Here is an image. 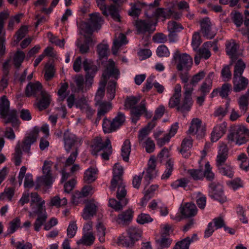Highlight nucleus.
<instances>
[{"label":"nucleus","mask_w":249,"mask_h":249,"mask_svg":"<svg viewBox=\"0 0 249 249\" xmlns=\"http://www.w3.org/2000/svg\"><path fill=\"white\" fill-rule=\"evenodd\" d=\"M31 202L30 206L32 211H34V208H39L41 206L42 208L45 207V201L42 200L37 193H32L31 194Z\"/></svg>","instance_id":"2f4dec72"},{"label":"nucleus","mask_w":249,"mask_h":249,"mask_svg":"<svg viewBox=\"0 0 249 249\" xmlns=\"http://www.w3.org/2000/svg\"><path fill=\"white\" fill-rule=\"evenodd\" d=\"M59 0H53L48 8H46L48 3L47 0H37L35 2V5L36 7L38 8L41 11L48 14L52 12L53 9L58 4Z\"/></svg>","instance_id":"cd10ccee"},{"label":"nucleus","mask_w":249,"mask_h":249,"mask_svg":"<svg viewBox=\"0 0 249 249\" xmlns=\"http://www.w3.org/2000/svg\"><path fill=\"white\" fill-rule=\"evenodd\" d=\"M120 71L115 65V63L112 59H109L107 62L106 69L104 71L102 76L109 78L112 77L118 79L120 76Z\"/></svg>","instance_id":"2eb2a0df"},{"label":"nucleus","mask_w":249,"mask_h":249,"mask_svg":"<svg viewBox=\"0 0 249 249\" xmlns=\"http://www.w3.org/2000/svg\"><path fill=\"white\" fill-rule=\"evenodd\" d=\"M229 106V103H227L225 104V107H222L221 106L218 107L215 109L213 114V116L215 117L218 118V119H222L227 114L228 111Z\"/></svg>","instance_id":"de8ad7c7"},{"label":"nucleus","mask_w":249,"mask_h":249,"mask_svg":"<svg viewBox=\"0 0 249 249\" xmlns=\"http://www.w3.org/2000/svg\"><path fill=\"white\" fill-rule=\"evenodd\" d=\"M116 243L118 246L124 247H132L135 244L134 241L130 238H128V235H125L122 234L117 237Z\"/></svg>","instance_id":"4c0bfd02"},{"label":"nucleus","mask_w":249,"mask_h":249,"mask_svg":"<svg viewBox=\"0 0 249 249\" xmlns=\"http://www.w3.org/2000/svg\"><path fill=\"white\" fill-rule=\"evenodd\" d=\"M180 213L185 217H191L197 214V209L194 203H186L180 208Z\"/></svg>","instance_id":"a878e982"},{"label":"nucleus","mask_w":249,"mask_h":249,"mask_svg":"<svg viewBox=\"0 0 249 249\" xmlns=\"http://www.w3.org/2000/svg\"><path fill=\"white\" fill-rule=\"evenodd\" d=\"M74 82L75 83L77 89L78 91L84 92L85 87H84V77L82 75H78L75 77Z\"/></svg>","instance_id":"774afa93"},{"label":"nucleus","mask_w":249,"mask_h":249,"mask_svg":"<svg viewBox=\"0 0 249 249\" xmlns=\"http://www.w3.org/2000/svg\"><path fill=\"white\" fill-rule=\"evenodd\" d=\"M239 45L234 40H231L226 42V52L231 58L235 57L237 54Z\"/></svg>","instance_id":"c756f323"},{"label":"nucleus","mask_w":249,"mask_h":249,"mask_svg":"<svg viewBox=\"0 0 249 249\" xmlns=\"http://www.w3.org/2000/svg\"><path fill=\"white\" fill-rule=\"evenodd\" d=\"M135 26L138 34L149 35L152 34L155 30V25L146 20L137 19L135 21Z\"/></svg>","instance_id":"ddd939ff"},{"label":"nucleus","mask_w":249,"mask_h":249,"mask_svg":"<svg viewBox=\"0 0 249 249\" xmlns=\"http://www.w3.org/2000/svg\"><path fill=\"white\" fill-rule=\"evenodd\" d=\"M173 94L170 97L168 106L170 108H173L174 107H178L179 106L181 96V87L179 84H176L173 89Z\"/></svg>","instance_id":"6ab92c4d"},{"label":"nucleus","mask_w":249,"mask_h":249,"mask_svg":"<svg viewBox=\"0 0 249 249\" xmlns=\"http://www.w3.org/2000/svg\"><path fill=\"white\" fill-rule=\"evenodd\" d=\"M105 0H96L97 5L102 11V14L107 17L110 15L114 20L120 21V15L116 6L114 5H111L107 7L105 3Z\"/></svg>","instance_id":"9b49d317"},{"label":"nucleus","mask_w":249,"mask_h":249,"mask_svg":"<svg viewBox=\"0 0 249 249\" xmlns=\"http://www.w3.org/2000/svg\"><path fill=\"white\" fill-rule=\"evenodd\" d=\"M43 90L42 86L39 82H30L26 86L25 94L27 97H37Z\"/></svg>","instance_id":"412c9836"},{"label":"nucleus","mask_w":249,"mask_h":249,"mask_svg":"<svg viewBox=\"0 0 249 249\" xmlns=\"http://www.w3.org/2000/svg\"><path fill=\"white\" fill-rule=\"evenodd\" d=\"M39 95L40 97L36 103V106L40 110H42L49 106L52 98L51 95L45 90L41 91Z\"/></svg>","instance_id":"393cba45"},{"label":"nucleus","mask_w":249,"mask_h":249,"mask_svg":"<svg viewBox=\"0 0 249 249\" xmlns=\"http://www.w3.org/2000/svg\"><path fill=\"white\" fill-rule=\"evenodd\" d=\"M173 61L175 62L178 71L183 70H189L193 64L192 58L189 54L186 53H181L178 50L173 54Z\"/></svg>","instance_id":"0eeeda50"},{"label":"nucleus","mask_w":249,"mask_h":249,"mask_svg":"<svg viewBox=\"0 0 249 249\" xmlns=\"http://www.w3.org/2000/svg\"><path fill=\"white\" fill-rule=\"evenodd\" d=\"M109 46L107 44H100L97 46V52L100 58L107 56Z\"/></svg>","instance_id":"69168bd1"},{"label":"nucleus","mask_w":249,"mask_h":249,"mask_svg":"<svg viewBox=\"0 0 249 249\" xmlns=\"http://www.w3.org/2000/svg\"><path fill=\"white\" fill-rule=\"evenodd\" d=\"M228 157V148L225 144H222L219 147L216 159V165L217 168L225 165Z\"/></svg>","instance_id":"5701e85b"},{"label":"nucleus","mask_w":249,"mask_h":249,"mask_svg":"<svg viewBox=\"0 0 249 249\" xmlns=\"http://www.w3.org/2000/svg\"><path fill=\"white\" fill-rule=\"evenodd\" d=\"M187 173L194 180H202L204 179L203 171L201 169H189Z\"/></svg>","instance_id":"a18cd8bd"},{"label":"nucleus","mask_w":249,"mask_h":249,"mask_svg":"<svg viewBox=\"0 0 249 249\" xmlns=\"http://www.w3.org/2000/svg\"><path fill=\"white\" fill-rule=\"evenodd\" d=\"M38 133V129L34 128L32 133L24 138L22 143L19 142L17 143L14 154V159L16 166L19 165L21 162V148L24 152L28 154V156L31 154L30 152L31 146L36 141Z\"/></svg>","instance_id":"f257e3e1"},{"label":"nucleus","mask_w":249,"mask_h":249,"mask_svg":"<svg viewBox=\"0 0 249 249\" xmlns=\"http://www.w3.org/2000/svg\"><path fill=\"white\" fill-rule=\"evenodd\" d=\"M208 193L210 197L220 203H224L227 200V197L224 194L223 187L218 183H210L209 185Z\"/></svg>","instance_id":"1a4fd4ad"},{"label":"nucleus","mask_w":249,"mask_h":249,"mask_svg":"<svg viewBox=\"0 0 249 249\" xmlns=\"http://www.w3.org/2000/svg\"><path fill=\"white\" fill-rule=\"evenodd\" d=\"M126 36L123 34H120L118 38L114 39L112 47V52L113 54H116L119 48L123 45L127 43Z\"/></svg>","instance_id":"72a5a7b5"},{"label":"nucleus","mask_w":249,"mask_h":249,"mask_svg":"<svg viewBox=\"0 0 249 249\" xmlns=\"http://www.w3.org/2000/svg\"><path fill=\"white\" fill-rule=\"evenodd\" d=\"M20 226V219L18 217L13 219L9 222V227L7 231L8 233H13Z\"/></svg>","instance_id":"4d7b16f0"},{"label":"nucleus","mask_w":249,"mask_h":249,"mask_svg":"<svg viewBox=\"0 0 249 249\" xmlns=\"http://www.w3.org/2000/svg\"><path fill=\"white\" fill-rule=\"evenodd\" d=\"M131 152V143L128 139L125 140L121 148V156L123 160L128 162Z\"/></svg>","instance_id":"c9c22d12"},{"label":"nucleus","mask_w":249,"mask_h":249,"mask_svg":"<svg viewBox=\"0 0 249 249\" xmlns=\"http://www.w3.org/2000/svg\"><path fill=\"white\" fill-rule=\"evenodd\" d=\"M231 18L233 22L237 27H240L244 22L242 14L237 11H233L231 13Z\"/></svg>","instance_id":"3c124183"},{"label":"nucleus","mask_w":249,"mask_h":249,"mask_svg":"<svg viewBox=\"0 0 249 249\" xmlns=\"http://www.w3.org/2000/svg\"><path fill=\"white\" fill-rule=\"evenodd\" d=\"M140 98L135 96H130L126 98L125 102V106L131 109L136 107V105L140 101Z\"/></svg>","instance_id":"e2e57ef3"},{"label":"nucleus","mask_w":249,"mask_h":249,"mask_svg":"<svg viewBox=\"0 0 249 249\" xmlns=\"http://www.w3.org/2000/svg\"><path fill=\"white\" fill-rule=\"evenodd\" d=\"M133 214V211L131 209L129 208L119 214L116 219V221L119 224L127 225L132 220Z\"/></svg>","instance_id":"4be33fe9"},{"label":"nucleus","mask_w":249,"mask_h":249,"mask_svg":"<svg viewBox=\"0 0 249 249\" xmlns=\"http://www.w3.org/2000/svg\"><path fill=\"white\" fill-rule=\"evenodd\" d=\"M227 139L239 146L246 144L249 142V129L243 125L236 126L228 135Z\"/></svg>","instance_id":"20e7f679"},{"label":"nucleus","mask_w":249,"mask_h":249,"mask_svg":"<svg viewBox=\"0 0 249 249\" xmlns=\"http://www.w3.org/2000/svg\"><path fill=\"white\" fill-rule=\"evenodd\" d=\"M206 196L200 192L197 194L196 202L198 207L200 209H204L206 205Z\"/></svg>","instance_id":"0e129e2a"},{"label":"nucleus","mask_w":249,"mask_h":249,"mask_svg":"<svg viewBox=\"0 0 249 249\" xmlns=\"http://www.w3.org/2000/svg\"><path fill=\"white\" fill-rule=\"evenodd\" d=\"M127 234L128 235V238H130L135 244L141 238L142 231L139 228L131 227L127 230Z\"/></svg>","instance_id":"e433bc0d"},{"label":"nucleus","mask_w":249,"mask_h":249,"mask_svg":"<svg viewBox=\"0 0 249 249\" xmlns=\"http://www.w3.org/2000/svg\"><path fill=\"white\" fill-rule=\"evenodd\" d=\"M142 174L143 176V183L146 186L150 183V181L156 176V170L147 168Z\"/></svg>","instance_id":"c03bdc74"},{"label":"nucleus","mask_w":249,"mask_h":249,"mask_svg":"<svg viewBox=\"0 0 249 249\" xmlns=\"http://www.w3.org/2000/svg\"><path fill=\"white\" fill-rule=\"evenodd\" d=\"M149 131L146 128H143L140 130L138 136L139 144L142 147L145 148V151L148 153L153 152L155 148L154 142L148 137Z\"/></svg>","instance_id":"9d476101"},{"label":"nucleus","mask_w":249,"mask_h":249,"mask_svg":"<svg viewBox=\"0 0 249 249\" xmlns=\"http://www.w3.org/2000/svg\"><path fill=\"white\" fill-rule=\"evenodd\" d=\"M15 193V190L13 188H5L4 192L0 194V201L7 200L11 201Z\"/></svg>","instance_id":"5fc2aeb1"},{"label":"nucleus","mask_w":249,"mask_h":249,"mask_svg":"<svg viewBox=\"0 0 249 249\" xmlns=\"http://www.w3.org/2000/svg\"><path fill=\"white\" fill-rule=\"evenodd\" d=\"M125 121V116L121 112H118L112 121L105 118L102 124L103 131L105 133H109L115 131L122 126Z\"/></svg>","instance_id":"423d86ee"},{"label":"nucleus","mask_w":249,"mask_h":249,"mask_svg":"<svg viewBox=\"0 0 249 249\" xmlns=\"http://www.w3.org/2000/svg\"><path fill=\"white\" fill-rule=\"evenodd\" d=\"M187 133L190 135H196L197 139L202 138L205 133V128L202 125V121L198 118L192 120Z\"/></svg>","instance_id":"f8f14e48"},{"label":"nucleus","mask_w":249,"mask_h":249,"mask_svg":"<svg viewBox=\"0 0 249 249\" xmlns=\"http://www.w3.org/2000/svg\"><path fill=\"white\" fill-rule=\"evenodd\" d=\"M25 57L24 53L22 51H18L13 57V62L16 68H18L21 65Z\"/></svg>","instance_id":"8fccbe9b"},{"label":"nucleus","mask_w":249,"mask_h":249,"mask_svg":"<svg viewBox=\"0 0 249 249\" xmlns=\"http://www.w3.org/2000/svg\"><path fill=\"white\" fill-rule=\"evenodd\" d=\"M51 204L52 206L60 207L67 204V199L66 197L61 199L59 196H56L51 199Z\"/></svg>","instance_id":"680f3d73"},{"label":"nucleus","mask_w":249,"mask_h":249,"mask_svg":"<svg viewBox=\"0 0 249 249\" xmlns=\"http://www.w3.org/2000/svg\"><path fill=\"white\" fill-rule=\"evenodd\" d=\"M83 68L86 73H89L90 75L95 76L98 69L96 65L93 64L92 61L87 59L84 60L83 63Z\"/></svg>","instance_id":"79ce46f5"},{"label":"nucleus","mask_w":249,"mask_h":249,"mask_svg":"<svg viewBox=\"0 0 249 249\" xmlns=\"http://www.w3.org/2000/svg\"><path fill=\"white\" fill-rule=\"evenodd\" d=\"M34 211L29 212V216L33 217L36 215L37 217L34 223V230L39 231L42 225H44L47 219V213L46 208L39 206V208H34Z\"/></svg>","instance_id":"6e6552de"},{"label":"nucleus","mask_w":249,"mask_h":249,"mask_svg":"<svg viewBox=\"0 0 249 249\" xmlns=\"http://www.w3.org/2000/svg\"><path fill=\"white\" fill-rule=\"evenodd\" d=\"M219 94L222 98H227L231 90V85L229 83H224L219 89Z\"/></svg>","instance_id":"864d4df0"},{"label":"nucleus","mask_w":249,"mask_h":249,"mask_svg":"<svg viewBox=\"0 0 249 249\" xmlns=\"http://www.w3.org/2000/svg\"><path fill=\"white\" fill-rule=\"evenodd\" d=\"M52 166V162L51 161L46 160L44 162L42 166L43 175L37 178L36 189L38 188L41 186H44L48 188L52 186L54 181L51 171Z\"/></svg>","instance_id":"39448f33"},{"label":"nucleus","mask_w":249,"mask_h":249,"mask_svg":"<svg viewBox=\"0 0 249 249\" xmlns=\"http://www.w3.org/2000/svg\"><path fill=\"white\" fill-rule=\"evenodd\" d=\"M218 169L221 174L230 178H232L234 176L233 168L230 165L226 164L224 167H220Z\"/></svg>","instance_id":"bf43d9fd"},{"label":"nucleus","mask_w":249,"mask_h":249,"mask_svg":"<svg viewBox=\"0 0 249 249\" xmlns=\"http://www.w3.org/2000/svg\"><path fill=\"white\" fill-rule=\"evenodd\" d=\"M97 206L94 201H89L83 210L82 217L85 220H88L94 215L97 212Z\"/></svg>","instance_id":"c85d7f7f"},{"label":"nucleus","mask_w":249,"mask_h":249,"mask_svg":"<svg viewBox=\"0 0 249 249\" xmlns=\"http://www.w3.org/2000/svg\"><path fill=\"white\" fill-rule=\"evenodd\" d=\"M203 175L204 178H205L209 181L212 182L215 178V175L212 172V168L209 162H207L205 165V170L203 172Z\"/></svg>","instance_id":"603ef678"},{"label":"nucleus","mask_w":249,"mask_h":249,"mask_svg":"<svg viewBox=\"0 0 249 249\" xmlns=\"http://www.w3.org/2000/svg\"><path fill=\"white\" fill-rule=\"evenodd\" d=\"M90 19L87 27L89 29V32L99 30L103 23V19L99 13L90 14Z\"/></svg>","instance_id":"aec40b11"},{"label":"nucleus","mask_w":249,"mask_h":249,"mask_svg":"<svg viewBox=\"0 0 249 249\" xmlns=\"http://www.w3.org/2000/svg\"><path fill=\"white\" fill-rule=\"evenodd\" d=\"M45 71L44 78L46 80L49 81L54 75L55 69L54 66L52 64H46L45 66Z\"/></svg>","instance_id":"13d9d810"},{"label":"nucleus","mask_w":249,"mask_h":249,"mask_svg":"<svg viewBox=\"0 0 249 249\" xmlns=\"http://www.w3.org/2000/svg\"><path fill=\"white\" fill-rule=\"evenodd\" d=\"M189 183V180L185 178L178 179L171 184L173 189H178L179 187L185 188Z\"/></svg>","instance_id":"6e6d98bb"},{"label":"nucleus","mask_w":249,"mask_h":249,"mask_svg":"<svg viewBox=\"0 0 249 249\" xmlns=\"http://www.w3.org/2000/svg\"><path fill=\"white\" fill-rule=\"evenodd\" d=\"M200 31L203 36L207 39L213 38L215 33L212 31V23L208 17H205L200 21Z\"/></svg>","instance_id":"dca6fc26"},{"label":"nucleus","mask_w":249,"mask_h":249,"mask_svg":"<svg viewBox=\"0 0 249 249\" xmlns=\"http://www.w3.org/2000/svg\"><path fill=\"white\" fill-rule=\"evenodd\" d=\"M77 230V227L76 221H71L67 230V236L70 238L73 237L76 234Z\"/></svg>","instance_id":"338daca9"},{"label":"nucleus","mask_w":249,"mask_h":249,"mask_svg":"<svg viewBox=\"0 0 249 249\" xmlns=\"http://www.w3.org/2000/svg\"><path fill=\"white\" fill-rule=\"evenodd\" d=\"M226 123L223 122L215 125L211 133V141L213 142L217 141L226 131Z\"/></svg>","instance_id":"bb28decb"},{"label":"nucleus","mask_w":249,"mask_h":249,"mask_svg":"<svg viewBox=\"0 0 249 249\" xmlns=\"http://www.w3.org/2000/svg\"><path fill=\"white\" fill-rule=\"evenodd\" d=\"M233 90L236 92L245 90L249 84V80L246 77L240 76L233 77Z\"/></svg>","instance_id":"b1692460"},{"label":"nucleus","mask_w":249,"mask_h":249,"mask_svg":"<svg viewBox=\"0 0 249 249\" xmlns=\"http://www.w3.org/2000/svg\"><path fill=\"white\" fill-rule=\"evenodd\" d=\"M97 169L90 167L85 171L84 174V181L87 183H90L94 181L97 177Z\"/></svg>","instance_id":"58836bf2"},{"label":"nucleus","mask_w":249,"mask_h":249,"mask_svg":"<svg viewBox=\"0 0 249 249\" xmlns=\"http://www.w3.org/2000/svg\"><path fill=\"white\" fill-rule=\"evenodd\" d=\"M193 104L192 98L183 96V98L181 103H180L178 107V110L181 112L189 111Z\"/></svg>","instance_id":"ea45409f"},{"label":"nucleus","mask_w":249,"mask_h":249,"mask_svg":"<svg viewBox=\"0 0 249 249\" xmlns=\"http://www.w3.org/2000/svg\"><path fill=\"white\" fill-rule=\"evenodd\" d=\"M64 147L67 153L70 152L72 147L81 144L82 139L67 131L64 134Z\"/></svg>","instance_id":"4468645a"},{"label":"nucleus","mask_w":249,"mask_h":249,"mask_svg":"<svg viewBox=\"0 0 249 249\" xmlns=\"http://www.w3.org/2000/svg\"><path fill=\"white\" fill-rule=\"evenodd\" d=\"M123 172V167L118 163H115L113 168V178L111 180V185L109 187L111 191H115L117 187V182L123 181L122 176Z\"/></svg>","instance_id":"f3484780"},{"label":"nucleus","mask_w":249,"mask_h":249,"mask_svg":"<svg viewBox=\"0 0 249 249\" xmlns=\"http://www.w3.org/2000/svg\"><path fill=\"white\" fill-rule=\"evenodd\" d=\"M238 103L241 112L243 114H245L248 110L249 104V88L244 94L241 95L239 98Z\"/></svg>","instance_id":"473e14b6"},{"label":"nucleus","mask_w":249,"mask_h":249,"mask_svg":"<svg viewBox=\"0 0 249 249\" xmlns=\"http://www.w3.org/2000/svg\"><path fill=\"white\" fill-rule=\"evenodd\" d=\"M192 145L193 140L190 137L185 138L183 140L180 152L185 158H188L190 156V154L189 151L192 147Z\"/></svg>","instance_id":"7c9ffc66"},{"label":"nucleus","mask_w":249,"mask_h":249,"mask_svg":"<svg viewBox=\"0 0 249 249\" xmlns=\"http://www.w3.org/2000/svg\"><path fill=\"white\" fill-rule=\"evenodd\" d=\"M96 104H98L99 106L97 112L99 118L104 116L112 107L111 105L109 103L100 102L96 103Z\"/></svg>","instance_id":"37998d69"},{"label":"nucleus","mask_w":249,"mask_h":249,"mask_svg":"<svg viewBox=\"0 0 249 249\" xmlns=\"http://www.w3.org/2000/svg\"><path fill=\"white\" fill-rule=\"evenodd\" d=\"M182 29V26L176 21H171L168 23V30L170 33L180 32Z\"/></svg>","instance_id":"052dcab7"},{"label":"nucleus","mask_w":249,"mask_h":249,"mask_svg":"<svg viewBox=\"0 0 249 249\" xmlns=\"http://www.w3.org/2000/svg\"><path fill=\"white\" fill-rule=\"evenodd\" d=\"M174 161L172 159H169L166 163V169L161 176V179H167L169 178L173 170Z\"/></svg>","instance_id":"09e8293b"},{"label":"nucleus","mask_w":249,"mask_h":249,"mask_svg":"<svg viewBox=\"0 0 249 249\" xmlns=\"http://www.w3.org/2000/svg\"><path fill=\"white\" fill-rule=\"evenodd\" d=\"M117 186L116 197L118 201L114 198H110L108 201V206L115 211H119L127 204L128 200L125 198L127 191L123 181L117 182Z\"/></svg>","instance_id":"7ed1b4c3"},{"label":"nucleus","mask_w":249,"mask_h":249,"mask_svg":"<svg viewBox=\"0 0 249 249\" xmlns=\"http://www.w3.org/2000/svg\"><path fill=\"white\" fill-rule=\"evenodd\" d=\"M10 103L5 96H3L0 102V115L5 118L9 111Z\"/></svg>","instance_id":"a19ab883"},{"label":"nucleus","mask_w":249,"mask_h":249,"mask_svg":"<svg viewBox=\"0 0 249 249\" xmlns=\"http://www.w3.org/2000/svg\"><path fill=\"white\" fill-rule=\"evenodd\" d=\"M95 237L92 232L84 233L81 238L77 241V245H83L85 246H91L94 242Z\"/></svg>","instance_id":"f704fd0d"},{"label":"nucleus","mask_w":249,"mask_h":249,"mask_svg":"<svg viewBox=\"0 0 249 249\" xmlns=\"http://www.w3.org/2000/svg\"><path fill=\"white\" fill-rule=\"evenodd\" d=\"M245 68L246 64L242 59L238 60L234 66L233 77L242 76Z\"/></svg>","instance_id":"49530a36"},{"label":"nucleus","mask_w":249,"mask_h":249,"mask_svg":"<svg viewBox=\"0 0 249 249\" xmlns=\"http://www.w3.org/2000/svg\"><path fill=\"white\" fill-rule=\"evenodd\" d=\"M146 111V102L145 100L141 101L140 105L130 109L132 122L136 124L140 120L141 116Z\"/></svg>","instance_id":"a211bd4d"},{"label":"nucleus","mask_w":249,"mask_h":249,"mask_svg":"<svg viewBox=\"0 0 249 249\" xmlns=\"http://www.w3.org/2000/svg\"><path fill=\"white\" fill-rule=\"evenodd\" d=\"M91 147L92 155H99L106 160H109L110 156L112 153L111 142L108 138L103 142L101 137H96L94 139Z\"/></svg>","instance_id":"f03ea898"}]
</instances>
